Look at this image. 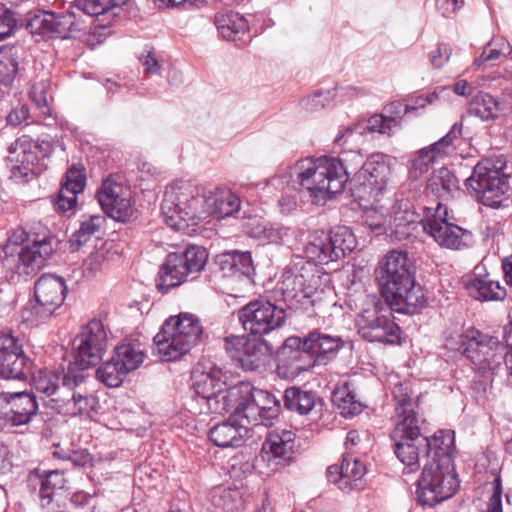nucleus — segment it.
<instances>
[{
    "label": "nucleus",
    "mask_w": 512,
    "mask_h": 512,
    "mask_svg": "<svg viewBox=\"0 0 512 512\" xmlns=\"http://www.w3.org/2000/svg\"><path fill=\"white\" fill-rule=\"evenodd\" d=\"M332 91H319L303 99V105L310 111H317L324 108L334 97Z\"/></svg>",
    "instance_id": "obj_57"
},
{
    "label": "nucleus",
    "mask_w": 512,
    "mask_h": 512,
    "mask_svg": "<svg viewBox=\"0 0 512 512\" xmlns=\"http://www.w3.org/2000/svg\"><path fill=\"white\" fill-rule=\"evenodd\" d=\"M427 459L440 462L444 457L453 460L455 450L454 433L440 430L427 437Z\"/></svg>",
    "instance_id": "obj_41"
},
{
    "label": "nucleus",
    "mask_w": 512,
    "mask_h": 512,
    "mask_svg": "<svg viewBox=\"0 0 512 512\" xmlns=\"http://www.w3.org/2000/svg\"><path fill=\"white\" fill-rule=\"evenodd\" d=\"M234 415L244 414L245 421L254 425H269L278 416L279 400L271 393L255 389L248 382H241L229 389L227 398Z\"/></svg>",
    "instance_id": "obj_8"
},
{
    "label": "nucleus",
    "mask_w": 512,
    "mask_h": 512,
    "mask_svg": "<svg viewBox=\"0 0 512 512\" xmlns=\"http://www.w3.org/2000/svg\"><path fill=\"white\" fill-rule=\"evenodd\" d=\"M10 405L7 418L13 426L28 424L38 411L36 395L28 392H0V405Z\"/></svg>",
    "instance_id": "obj_32"
},
{
    "label": "nucleus",
    "mask_w": 512,
    "mask_h": 512,
    "mask_svg": "<svg viewBox=\"0 0 512 512\" xmlns=\"http://www.w3.org/2000/svg\"><path fill=\"white\" fill-rule=\"evenodd\" d=\"M395 423L391 432L394 453L404 465V473H413L420 466V459L427 458V436L422 432L424 420L417 412L418 402L412 396L408 382L393 389Z\"/></svg>",
    "instance_id": "obj_2"
},
{
    "label": "nucleus",
    "mask_w": 512,
    "mask_h": 512,
    "mask_svg": "<svg viewBox=\"0 0 512 512\" xmlns=\"http://www.w3.org/2000/svg\"><path fill=\"white\" fill-rule=\"evenodd\" d=\"M113 357L129 374L144 362L145 348L138 340H127L115 348Z\"/></svg>",
    "instance_id": "obj_40"
},
{
    "label": "nucleus",
    "mask_w": 512,
    "mask_h": 512,
    "mask_svg": "<svg viewBox=\"0 0 512 512\" xmlns=\"http://www.w3.org/2000/svg\"><path fill=\"white\" fill-rule=\"evenodd\" d=\"M217 264L223 277L235 278L243 283L244 287L252 284L254 266L251 253L248 251L231 250L216 257Z\"/></svg>",
    "instance_id": "obj_31"
},
{
    "label": "nucleus",
    "mask_w": 512,
    "mask_h": 512,
    "mask_svg": "<svg viewBox=\"0 0 512 512\" xmlns=\"http://www.w3.org/2000/svg\"><path fill=\"white\" fill-rule=\"evenodd\" d=\"M127 374L113 356L96 370L97 379L108 387L120 386Z\"/></svg>",
    "instance_id": "obj_52"
},
{
    "label": "nucleus",
    "mask_w": 512,
    "mask_h": 512,
    "mask_svg": "<svg viewBox=\"0 0 512 512\" xmlns=\"http://www.w3.org/2000/svg\"><path fill=\"white\" fill-rule=\"evenodd\" d=\"M228 413H230L228 420L214 425L208 432L210 441L222 448L240 446L248 433V425L251 424L245 421L243 413L240 415H234L232 411Z\"/></svg>",
    "instance_id": "obj_30"
},
{
    "label": "nucleus",
    "mask_w": 512,
    "mask_h": 512,
    "mask_svg": "<svg viewBox=\"0 0 512 512\" xmlns=\"http://www.w3.org/2000/svg\"><path fill=\"white\" fill-rule=\"evenodd\" d=\"M344 342L339 336L313 331L303 339V347L311 353L316 364H326L335 357Z\"/></svg>",
    "instance_id": "obj_34"
},
{
    "label": "nucleus",
    "mask_w": 512,
    "mask_h": 512,
    "mask_svg": "<svg viewBox=\"0 0 512 512\" xmlns=\"http://www.w3.org/2000/svg\"><path fill=\"white\" fill-rule=\"evenodd\" d=\"M501 111L502 103L485 92L477 93L469 103V113L481 120L495 119Z\"/></svg>",
    "instance_id": "obj_45"
},
{
    "label": "nucleus",
    "mask_w": 512,
    "mask_h": 512,
    "mask_svg": "<svg viewBox=\"0 0 512 512\" xmlns=\"http://www.w3.org/2000/svg\"><path fill=\"white\" fill-rule=\"evenodd\" d=\"M362 160L359 152L351 151L343 159L329 156L301 159L294 169L300 186L315 202H320L341 193L349 179V169L356 170Z\"/></svg>",
    "instance_id": "obj_4"
},
{
    "label": "nucleus",
    "mask_w": 512,
    "mask_h": 512,
    "mask_svg": "<svg viewBox=\"0 0 512 512\" xmlns=\"http://www.w3.org/2000/svg\"><path fill=\"white\" fill-rule=\"evenodd\" d=\"M154 353L162 361L182 359L192 350V314L180 313L167 318L153 338Z\"/></svg>",
    "instance_id": "obj_10"
},
{
    "label": "nucleus",
    "mask_w": 512,
    "mask_h": 512,
    "mask_svg": "<svg viewBox=\"0 0 512 512\" xmlns=\"http://www.w3.org/2000/svg\"><path fill=\"white\" fill-rule=\"evenodd\" d=\"M389 173L386 156L380 153L371 155L355 174L359 192L377 197L385 189Z\"/></svg>",
    "instance_id": "obj_27"
},
{
    "label": "nucleus",
    "mask_w": 512,
    "mask_h": 512,
    "mask_svg": "<svg viewBox=\"0 0 512 512\" xmlns=\"http://www.w3.org/2000/svg\"><path fill=\"white\" fill-rule=\"evenodd\" d=\"M225 350L232 359L239 362L243 370L255 371L264 365L272 348L261 338L241 335L226 337Z\"/></svg>",
    "instance_id": "obj_21"
},
{
    "label": "nucleus",
    "mask_w": 512,
    "mask_h": 512,
    "mask_svg": "<svg viewBox=\"0 0 512 512\" xmlns=\"http://www.w3.org/2000/svg\"><path fill=\"white\" fill-rule=\"evenodd\" d=\"M327 280V275L320 274L313 264L297 257L284 269L279 288L286 300H295L302 304L309 300L315 305L330 290Z\"/></svg>",
    "instance_id": "obj_6"
},
{
    "label": "nucleus",
    "mask_w": 512,
    "mask_h": 512,
    "mask_svg": "<svg viewBox=\"0 0 512 512\" xmlns=\"http://www.w3.org/2000/svg\"><path fill=\"white\" fill-rule=\"evenodd\" d=\"M106 218L103 215H90L81 222L77 231L70 238L72 247L77 249L86 243L90 238L98 234L104 227Z\"/></svg>",
    "instance_id": "obj_49"
},
{
    "label": "nucleus",
    "mask_w": 512,
    "mask_h": 512,
    "mask_svg": "<svg viewBox=\"0 0 512 512\" xmlns=\"http://www.w3.org/2000/svg\"><path fill=\"white\" fill-rule=\"evenodd\" d=\"M191 193L183 192L181 187L171 186L165 191L162 213L165 223L176 231L190 234L192 222Z\"/></svg>",
    "instance_id": "obj_24"
},
{
    "label": "nucleus",
    "mask_w": 512,
    "mask_h": 512,
    "mask_svg": "<svg viewBox=\"0 0 512 512\" xmlns=\"http://www.w3.org/2000/svg\"><path fill=\"white\" fill-rule=\"evenodd\" d=\"M192 245L188 244L181 253L173 252L167 255V260L160 266L155 279L157 290L166 294L171 288L182 284L190 273L189 258L187 257Z\"/></svg>",
    "instance_id": "obj_28"
},
{
    "label": "nucleus",
    "mask_w": 512,
    "mask_h": 512,
    "mask_svg": "<svg viewBox=\"0 0 512 512\" xmlns=\"http://www.w3.org/2000/svg\"><path fill=\"white\" fill-rule=\"evenodd\" d=\"M224 384L221 370L213 363H198L196 371L194 370V390L197 393L194 401L200 406L207 407V411L200 409L199 414L210 412L222 415L232 410L231 404L226 401L229 390L223 392Z\"/></svg>",
    "instance_id": "obj_12"
},
{
    "label": "nucleus",
    "mask_w": 512,
    "mask_h": 512,
    "mask_svg": "<svg viewBox=\"0 0 512 512\" xmlns=\"http://www.w3.org/2000/svg\"><path fill=\"white\" fill-rule=\"evenodd\" d=\"M215 25L220 35L228 41L242 40L249 29L246 19L233 11L216 14Z\"/></svg>",
    "instance_id": "obj_38"
},
{
    "label": "nucleus",
    "mask_w": 512,
    "mask_h": 512,
    "mask_svg": "<svg viewBox=\"0 0 512 512\" xmlns=\"http://www.w3.org/2000/svg\"><path fill=\"white\" fill-rule=\"evenodd\" d=\"M458 487L453 460L445 457L440 462L426 460L417 480L416 495L421 505L433 507L452 497Z\"/></svg>",
    "instance_id": "obj_9"
},
{
    "label": "nucleus",
    "mask_w": 512,
    "mask_h": 512,
    "mask_svg": "<svg viewBox=\"0 0 512 512\" xmlns=\"http://www.w3.org/2000/svg\"><path fill=\"white\" fill-rule=\"evenodd\" d=\"M331 246L335 261L346 256L347 253L352 252L356 247V239L352 231L345 227L340 226L326 233Z\"/></svg>",
    "instance_id": "obj_47"
},
{
    "label": "nucleus",
    "mask_w": 512,
    "mask_h": 512,
    "mask_svg": "<svg viewBox=\"0 0 512 512\" xmlns=\"http://www.w3.org/2000/svg\"><path fill=\"white\" fill-rule=\"evenodd\" d=\"M26 28L31 34L58 37L76 38L82 26V21L75 14H67L66 11L55 13L54 11L35 9L26 14Z\"/></svg>",
    "instance_id": "obj_16"
},
{
    "label": "nucleus",
    "mask_w": 512,
    "mask_h": 512,
    "mask_svg": "<svg viewBox=\"0 0 512 512\" xmlns=\"http://www.w3.org/2000/svg\"><path fill=\"white\" fill-rule=\"evenodd\" d=\"M240 210V199L230 189L220 186H197L194 193V218H225Z\"/></svg>",
    "instance_id": "obj_18"
},
{
    "label": "nucleus",
    "mask_w": 512,
    "mask_h": 512,
    "mask_svg": "<svg viewBox=\"0 0 512 512\" xmlns=\"http://www.w3.org/2000/svg\"><path fill=\"white\" fill-rule=\"evenodd\" d=\"M415 270L408 253L400 250L388 252L379 263L377 278L382 296L396 312L414 314L426 304L422 287L415 283Z\"/></svg>",
    "instance_id": "obj_3"
},
{
    "label": "nucleus",
    "mask_w": 512,
    "mask_h": 512,
    "mask_svg": "<svg viewBox=\"0 0 512 512\" xmlns=\"http://www.w3.org/2000/svg\"><path fill=\"white\" fill-rule=\"evenodd\" d=\"M315 403L316 394L312 391L302 390L298 387H290L285 390L284 405L290 411L306 415L314 408Z\"/></svg>",
    "instance_id": "obj_46"
},
{
    "label": "nucleus",
    "mask_w": 512,
    "mask_h": 512,
    "mask_svg": "<svg viewBox=\"0 0 512 512\" xmlns=\"http://www.w3.org/2000/svg\"><path fill=\"white\" fill-rule=\"evenodd\" d=\"M345 489H360L359 481L366 474V467L357 458L343 456L341 462Z\"/></svg>",
    "instance_id": "obj_51"
},
{
    "label": "nucleus",
    "mask_w": 512,
    "mask_h": 512,
    "mask_svg": "<svg viewBox=\"0 0 512 512\" xmlns=\"http://www.w3.org/2000/svg\"><path fill=\"white\" fill-rule=\"evenodd\" d=\"M22 54V46H0V84L7 86L13 82L19 69V59Z\"/></svg>",
    "instance_id": "obj_42"
},
{
    "label": "nucleus",
    "mask_w": 512,
    "mask_h": 512,
    "mask_svg": "<svg viewBox=\"0 0 512 512\" xmlns=\"http://www.w3.org/2000/svg\"><path fill=\"white\" fill-rule=\"evenodd\" d=\"M238 318L245 331L261 337L281 327L286 312L270 301L257 299L243 306L238 311Z\"/></svg>",
    "instance_id": "obj_19"
},
{
    "label": "nucleus",
    "mask_w": 512,
    "mask_h": 512,
    "mask_svg": "<svg viewBox=\"0 0 512 512\" xmlns=\"http://www.w3.org/2000/svg\"><path fill=\"white\" fill-rule=\"evenodd\" d=\"M30 481L39 485V500L43 508L51 506L58 492L66 485L63 472L59 470L43 471L42 473L37 471L34 476L30 477Z\"/></svg>",
    "instance_id": "obj_36"
},
{
    "label": "nucleus",
    "mask_w": 512,
    "mask_h": 512,
    "mask_svg": "<svg viewBox=\"0 0 512 512\" xmlns=\"http://www.w3.org/2000/svg\"><path fill=\"white\" fill-rule=\"evenodd\" d=\"M362 219L363 224L377 236L387 233L389 229L387 210L382 206L364 209Z\"/></svg>",
    "instance_id": "obj_53"
},
{
    "label": "nucleus",
    "mask_w": 512,
    "mask_h": 512,
    "mask_svg": "<svg viewBox=\"0 0 512 512\" xmlns=\"http://www.w3.org/2000/svg\"><path fill=\"white\" fill-rule=\"evenodd\" d=\"M295 434L289 430H275L268 434L261 449V458L272 470L287 466L294 455Z\"/></svg>",
    "instance_id": "obj_26"
},
{
    "label": "nucleus",
    "mask_w": 512,
    "mask_h": 512,
    "mask_svg": "<svg viewBox=\"0 0 512 512\" xmlns=\"http://www.w3.org/2000/svg\"><path fill=\"white\" fill-rule=\"evenodd\" d=\"M465 287L469 295L479 301L503 300L506 296L505 287L493 275L479 267L475 268Z\"/></svg>",
    "instance_id": "obj_33"
},
{
    "label": "nucleus",
    "mask_w": 512,
    "mask_h": 512,
    "mask_svg": "<svg viewBox=\"0 0 512 512\" xmlns=\"http://www.w3.org/2000/svg\"><path fill=\"white\" fill-rule=\"evenodd\" d=\"M451 55V48L447 44H439L434 50L429 53L431 64L435 68H441L448 62Z\"/></svg>",
    "instance_id": "obj_62"
},
{
    "label": "nucleus",
    "mask_w": 512,
    "mask_h": 512,
    "mask_svg": "<svg viewBox=\"0 0 512 512\" xmlns=\"http://www.w3.org/2000/svg\"><path fill=\"white\" fill-rule=\"evenodd\" d=\"M487 512H502V484L499 476L493 481V493L489 498Z\"/></svg>",
    "instance_id": "obj_63"
},
{
    "label": "nucleus",
    "mask_w": 512,
    "mask_h": 512,
    "mask_svg": "<svg viewBox=\"0 0 512 512\" xmlns=\"http://www.w3.org/2000/svg\"><path fill=\"white\" fill-rule=\"evenodd\" d=\"M305 257L308 259L307 263L313 264H328L335 261L331 246L326 233L315 234L312 239L306 244L304 248Z\"/></svg>",
    "instance_id": "obj_44"
},
{
    "label": "nucleus",
    "mask_w": 512,
    "mask_h": 512,
    "mask_svg": "<svg viewBox=\"0 0 512 512\" xmlns=\"http://www.w3.org/2000/svg\"><path fill=\"white\" fill-rule=\"evenodd\" d=\"M77 387H70L68 396L64 401L61 400V406L57 413L66 416H83L93 418L98 414L101 406L98 397L89 393L76 391Z\"/></svg>",
    "instance_id": "obj_35"
},
{
    "label": "nucleus",
    "mask_w": 512,
    "mask_h": 512,
    "mask_svg": "<svg viewBox=\"0 0 512 512\" xmlns=\"http://www.w3.org/2000/svg\"><path fill=\"white\" fill-rule=\"evenodd\" d=\"M106 0H78L75 5H71L66 10L67 14H75L82 21L79 34L88 29V20L92 17L108 13Z\"/></svg>",
    "instance_id": "obj_48"
},
{
    "label": "nucleus",
    "mask_w": 512,
    "mask_h": 512,
    "mask_svg": "<svg viewBox=\"0 0 512 512\" xmlns=\"http://www.w3.org/2000/svg\"><path fill=\"white\" fill-rule=\"evenodd\" d=\"M67 287L62 277L42 275L34 285L36 304L22 310V318L32 326L47 320L63 304Z\"/></svg>",
    "instance_id": "obj_13"
},
{
    "label": "nucleus",
    "mask_w": 512,
    "mask_h": 512,
    "mask_svg": "<svg viewBox=\"0 0 512 512\" xmlns=\"http://www.w3.org/2000/svg\"><path fill=\"white\" fill-rule=\"evenodd\" d=\"M408 111H405V104L401 101H394L384 107V115L393 128L400 126L401 120Z\"/></svg>",
    "instance_id": "obj_58"
},
{
    "label": "nucleus",
    "mask_w": 512,
    "mask_h": 512,
    "mask_svg": "<svg viewBox=\"0 0 512 512\" xmlns=\"http://www.w3.org/2000/svg\"><path fill=\"white\" fill-rule=\"evenodd\" d=\"M109 331L99 319L90 320L82 327L74 340L75 362L77 368L84 370L96 365L108 347Z\"/></svg>",
    "instance_id": "obj_17"
},
{
    "label": "nucleus",
    "mask_w": 512,
    "mask_h": 512,
    "mask_svg": "<svg viewBox=\"0 0 512 512\" xmlns=\"http://www.w3.org/2000/svg\"><path fill=\"white\" fill-rule=\"evenodd\" d=\"M212 512H238L242 507V496L239 490L216 487L209 496Z\"/></svg>",
    "instance_id": "obj_43"
},
{
    "label": "nucleus",
    "mask_w": 512,
    "mask_h": 512,
    "mask_svg": "<svg viewBox=\"0 0 512 512\" xmlns=\"http://www.w3.org/2000/svg\"><path fill=\"white\" fill-rule=\"evenodd\" d=\"M18 24V19L15 13L10 10H5L0 13V40L11 36Z\"/></svg>",
    "instance_id": "obj_60"
},
{
    "label": "nucleus",
    "mask_w": 512,
    "mask_h": 512,
    "mask_svg": "<svg viewBox=\"0 0 512 512\" xmlns=\"http://www.w3.org/2000/svg\"><path fill=\"white\" fill-rule=\"evenodd\" d=\"M463 354L472 362L485 382H492L495 376L505 371L506 360L511 354V346L484 335L476 329H468L461 336Z\"/></svg>",
    "instance_id": "obj_5"
},
{
    "label": "nucleus",
    "mask_w": 512,
    "mask_h": 512,
    "mask_svg": "<svg viewBox=\"0 0 512 512\" xmlns=\"http://www.w3.org/2000/svg\"><path fill=\"white\" fill-rule=\"evenodd\" d=\"M280 211L283 214H290L297 207L296 192L290 188L285 191L278 201Z\"/></svg>",
    "instance_id": "obj_64"
},
{
    "label": "nucleus",
    "mask_w": 512,
    "mask_h": 512,
    "mask_svg": "<svg viewBox=\"0 0 512 512\" xmlns=\"http://www.w3.org/2000/svg\"><path fill=\"white\" fill-rule=\"evenodd\" d=\"M85 185V169L82 166H73L66 172L65 182L61 188H68L69 191L79 194L83 192Z\"/></svg>",
    "instance_id": "obj_56"
},
{
    "label": "nucleus",
    "mask_w": 512,
    "mask_h": 512,
    "mask_svg": "<svg viewBox=\"0 0 512 512\" xmlns=\"http://www.w3.org/2000/svg\"><path fill=\"white\" fill-rule=\"evenodd\" d=\"M56 244V237L41 223L18 227L0 245V268L11 275H35L50 260Z\"/></svg>",
    "instance_id": "obj_1"
},
{
    "label": "nucleus",
    "mask_w": 512,
    "mask_h": 512,
    "mask_svg": "<svg viewBox=\"0 0 512 512\" xmlns=\"http://www.w3.org/2000/svg\"><path fill=\"white\" fill-rule=\"evenodd\" d=\"M425 216L420 219L424 231L430 235L439 246L451 250H460L467 246L470 238L468 231L448 222L447 207L438 202L436 208L424 207Z\"/></svg>",
    "instance_id": "obj_15"
},
{
    "label": "nucleus",
    "mask_w": 512,
    "mask_h": 512,
    "mask_svg": "<svg viewBox=\"0 0 512 512\" xmlns=\"http://www.w3.org/2000/svg\"><path fill=\"white\" fill-rule=\"evenodd\" d=\"M77 195L68 188H61L56 200L54 201L55 208L60 212H67L74 208L77 203Z\"/></svg>",
    "instance_id": "obj_61"
},
{
    "label": "nucleus",
    "mask_w": 512,
    "mask_h": 512,
    "mask_svg": "<svg viewBox=\"0 0 512 512\" xmlns=\"http://www.w3.org/2000/svg\"><path fill=\"white\" fill-rule=\"evenodd\" d=\"M332 402L344 417H352L361 412V403L355 399L347 384L335 388Z\"/></svg>",
    "instance_id": "obj_50"
},
{
    "label": "nucleus",
    "mask_w": 512,
    "mask_h": 512,
    "mask_svg": "<svg viewBox=\"0 0 512 512\" xmlns=\"http://www.w3.org/2000/svg\"><path fill=\"white\" fill-rule=\"evenodd\" d=\"M32 362L25 355L19 340L10 333L0 334V376L23 380L29 375Z\"/></svg>",
    "instance_id": "obj_23"
},
{
    "label": "nucleus",
    "mask_w": 512,
    "mask_h": 512,
    "mask_svg": "<svg viewBox=\"0 0 512 512\" xmlns=\"http://www.w3.org/2000/svg\"><path fill=\"white\" fill-rule=\"evenodd\" d=\"M363 129H367L370 132H378L380 134L390 135L394 128L388 122L384 113H382L372 115L367 120L366 127H364Z\"/></svg>",
    "instance_id": "obj_59"
},
{
    "label": "nucleus",
    "mask_w": 512,
    "mask_h": 512,
    "mask_svg": "<svg viewBox=\"0 0 512 512\" xmlns=\"http://www.w3.org/2000/svg\"><path fill=\"white\" fill-rule=\"evenodd\" d=\"M97 200L110 218L125 222L133 213L131 191L118 176H109L102 182L96 194Z\"/></svg>",
    "instance_id": "obj_20"
},
{
    "label": "nucleus",
    "mask_w": 512,
    "mask_h": 512,
    "mask_svg": "<svg viewBox=\"0 0 512 512\" xmlns=\"http://www.w3.org/2000/svg\"><path fill=\"white\" fill-rule=\"evenodd\" d=\"M39 146L29 136L23 135L8 148L7 166L14 180H22L30 175H37L41 168L39 163Z\"/></svg>",
    "instance_id": "obj_22"
},
{
    "label": "nucleus",
    "mask_w": 512,
    "mask_h": 512,
    "mask_svg": "<svg viewBox=\"0 0 512 512\" xmlns=\"http://www.w3.org/2000/svg\"><path fill=\"white\" fill-rule=\"evenodd\" d=\"M459 192V181L448 168L435 171L426 186L428 196L435 197L438 202L448 200Z\"/></svg>",
    "instance_id": "obj_37"
},
{
    "label": "nucleus",
    "mask_w": 512,
    "mask_h": 512,
    "mask_svg": "<svg viewBox=\"0 0 512 512\" xmlns=\"http://www.w3.org/2000/svg\"><path fill=\"white\" fill-rule=\"evenodd\" d=\"M85 376L77 365H68L61 374L51 370H40L33 378L34 390L41 394L44 405L58 411L61 400L69 394L70 387H79Z\"/></svg>",
    "instance_id": "obj_14"
},
{
    "label": "nucleus",
    "mask_w": 512,
    "mask_h": 512,
    "mask_svg": "<svg viewBox=\"0 0 512 512\" xmlns=\"http://www.w3.org/2000/svg\"><path fill=\"white\" fill-rule=\"evenodd\" d=\"M507 161L502 155L481 160L466 179V186L486 206L498 207L502 197L509 191Z\"/></svg>",
    "instance_id": "obj_7"
},
{
    "label": "nucleus",
    "mask_w": 512,
    "mask_h": 512,
    "mask_svg": "<svg viewBox=\"0 0 512 512\" xmlns=\"http://www.w3.org/2000/svg\"><path fill=\"white\" fill-rule=\"evenodd\" d=\"M392 310L371 298L356 320L359 335L369 342L399 343L400 328L393 319Z\"/></svg>",
    "instance_id": "obj_11"
},
{
    "label": "nucleus",
    "mask_w": 512,
    "mask_h": 512,
    "mask_svg": "<svg viewBox=\"0 0 512 512\" xmlns=\"http://www.w3.org/2000/svg\"><path fill=\"white\" fill-rule=\"evenodd\" d=\"M507 49L508 43L505 39L494 38L486 45L481 55L474 60V64L481 66L487 61L498 59L501 55L506 56Z\"/></svg>",
    "instance_id": "obj_55"
},
{
    "label": "nucleus",
    "mask_w": 512,
    "mask_h": 512,
    "mask_svg": "<svg viewBox=\"0 0 512 512\" xmlns=\"http://www.w3.org/2000/svg\"><path fill=\"white\" fill-rule=\"evenodd\" d=\"M418 215L410 209L408 201H400L393 208V216L389 220V229L398 239L408 237L415 224Z\"/></svg>",
    "instance_id": "obj_39"
},
{
    "label": "nucleus",
    "mask_w": 512,
    "mask_h": 512,
    "mask_svg": "<svg viewBox=\"0 0 512 512\" xmlns=\"http://www.w3.org/2000/svg\"><path fill=\"white\" fill-rule=\"evenodd\" d=\"M278 361V374L287 378L297 377L316 365V361L311 353L304 349L303 340L299 337H289L285 340Z\"/></svg>",
    "instance_id": "obj_25"
},
{
    "label": "nucleus",
    "mask_w": 512,
    "mask_h": 512,
    "mask_svg": "<svg viewBox=\"0 0 512 512\" xmlns=\"http://www.w3.org/2000/svg\"><path fill=\"white\" fill-rule=\"evenodd\" d=\"M461 127L460 123H455L443 138L419 150L411 160L410 175L417 178L426 173L438 157L446 155L450 151L453 141L461 134Z\"/></svg>",
    "instance_id": "obj_29"
},
{
    "label": "nucleus",
    "mask_w": 512,
    "mask_h": 512,
    "mask_svg": "<svg viewBox=\"0 0 512 512\" xmlns=\"http://www.w3.org/2000/svg\"><path fill=\"white\" fill-rule=\"evenodd\" d=\"M50 83L47 80H41L35 82L29 92L31 100L36 104L41 114L44 116L51 114L49 107L50 95Z\"/></svg>",
    "instance_id": "obj_54"
}]
</instances>
